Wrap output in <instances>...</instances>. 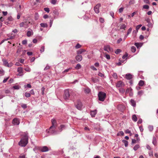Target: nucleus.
Instances as JSON below:
<instances>
[{"label":"nucleus","mask_w":158,"mask_h":158,"mask_svg":"<svg viewBox=\"0 0 158 158\" xmlns=\"http://www.w3.org/2000/svg\"><path fill=\"white\" fill-rule=\"evenodd\" d=\"M28 137L27 133H25L20 141L19 143V145L25 147L28 143Z\"/></svg>","instance_id":"1"},{"label":"nucleus","mask_w":158,"mask_h":158,"mask_svg":"<svg viewBox=\"0 0 158 158\" xmlns=\"http://www.w3.org/2000/svg\"><path fill=\"white\" fill-rule=\"evenodd\" d=\"M52 126L49 128V131H48L51 134H56V132L55 131V128L56 127V122L54 119H52L51 120Z\"/></svg>","instance_id":"2"},{"label":"nucleus","mask_w":158,"mask_h":158,"mask_svg":"<svg viewBox=\"0 0 158 158\" xmlns=\"http://www.w3.org/2000/svg\"><path fill=\"white\" fill-rule=\"evenodd\" d=\"M98 96L99 101L103 102L106 98V94L104 92L100 91L98 94Z\"/></svg>","instance_id":"3"},{"label":"nucleus","mask_w":158,"mask_h":158,"mask_svg":"<svg viewBox=\"0 0 158 158\" xmlns=\"http://www.w3.org/2000/svg\"><path fill=\"white\" fill-rule=\"evenodd\" d=\"M64 98L66 100L70 99V90L67 89L64 90Z\"/></svg>","instance_id":"4"},{"label":"nucleus","mask_w":158,"mask_h":158,"mask_svg":"<svg viewBox=\"0 0 158 158\" xmlns=\"http://www.w3.org/2000/svg\"><path fill=\"white\" fill-rule=\"evenodd\" d=\"M82 106V102L79 100L77 102V104L75 105L76 107L78 110H81Z\"/></svg>","instance_id":"5"},{"label":"nucleus","mask_w":158,"mask_h":158,"mask_svg":"<svg viewBox=\"0 0 158 158\" xmlns=\"http://www.w3.org/2000/svg\"><path fill=\"white\" fill-rule=\"evenodd\" d=\"M104 50L108 52H111L113 51V49L111 48L110 45H105L104 47Z\"/></svg>","instance_id":"6"},{"label":"nucleus","mask_w":158,"mask_h":158,"mask_svg":"<svg viewBox=\"0 0 158 158\" xmlns=\"http://www.w3.org/2000/svg\"><path fill=\"white\" fill-rule=\"evenodd\" d=\"M40 150L42 152H45L51 150V149L49 148L47 146H44L40 148Z\"/></svg>","instance_id":"7"},{"label":"nucleus","mask_w":158,"mask_h":158,"mask_svg":"<svg viewBox=\"0 0 158 158\" xmlns=\"http://www.w3.org/2000/svg\"><path fill=\"white\" fill-rule=\"evenodd\" d=\"M125 84L124 82L121 81H119L117 82L116 84V87L117 88H119L123 86Z\"/></svg>","instance_id":"8"},{"label":"nucleus","mask_w":158,"mask_h":158,"mask_svg":"<svg viewBox=\"0 0 158 158\" xmlns=\"http://www.w3.org/2000/svg\"><path fill=\"white\" fill-rule=\"evenodd\" d=\"M101 6V5L100 4H97L94 7V10L95 12V13L97 14H98L99 12V7H100Z\"/></svg>","instance_id":"9"},{"label":"nucleus","mask_w":158,"mask_h":158,"mask_svg":"<svg viewBox=\"0 0 158 158\" xmlns=\"http://www.w3.org/2000/svg\"><path fill=\"white\" fill-rule=\"evenodd\" d=\"M2 61L4 65L9 67H11L12 66L11 64H9L7 60L4 59H2Z\"/></svg>","instance_id":"10"},{"label":"nucleus","mask_w":158,"mask_h":158,"mask_svg":"<svg viewBox=\"0 0 158 158\" xmlns=\"http://www.w3.org/2000/svg\"><path fill=\"white\" fill-rule=\"evenodd\" d=\"M12 123L14 125H18L20 122L19 119L17 118H15L13 120Z\"/></svg>","instance_id":"11"},{"label":"nucleus","mask_w":158,"mask_h":158,"mask_svg":"<svg viewBox=\"0 0 158 158\" xmlns=\"http://www.w3.org/2000/svg\"><path fill=\"white\" fill-rule=\"evenodd\" d=\"M70 99H73L76 95L75 92L72 90H70Z\"/></svg>","instance_id":"12"},{"label":"nucleus","mask_w":158,"mask_h":158,"mask_svg":"<svg viewBox=\"0 0 158 158\" xmlns=\"http://www.w3.org/2000/svg\"><path fill=\"white\" fill-rule=\"evenodd\" d=\"M17 72L19 73L18 75L22 76L23 75V70L22 67H19L18 68Z\"/></svg>","instance_id":"13"},{"label":"nucleus","mask_w":158,"mask_h":158,"mask_svg":"<svg viewBox=\"0 0 158 158\" xmlns=\"http://www.w3.org/2000/svg\"><path fill=\"white\" fill-rule=\"evenodd\" d=\"M75 59L77 61H81L82 59V57L81 55H78L76 56Z\"/></svg>","instance_id":"14"},{"label":"nucleus","mask_w":158,"mask_h":158,"mask_svg":"<svg viewBox=\"0 0 158 158\" xmlns=\"http://www.w3.org/2000/svg\"><path fill=\"white\" fill-rule=\"evenodd\" d=\"M33 31L31 29H30L29 31H28L27 33V36L28 37H30L31 35H33Z\"/></svg>","instance_id":"15"},{"label":"nucleus","mask_w":158,"mask_h":158,"mask_svg":"<svg viewBox=\"0 0 158 158\" xmlns=\"http://www.w3.org/2000/svg\"><path fill=\"white\" fill-rule=\"evenodd\" d=\"M125 78L127 80H131L132 78V75L130 73L127 74L125 75Z\"/></svg>","instance_id":"16"},{"label":"nucleus","mask_w":158,"mask_h":158,"mask_svg":"<svg viewBox=\"0 0 158 158\" xmlns=\"http://www.w3.org/2000/svg\"><path fill=\"white\" fill-rule=\"evenodd\" d=\"M97 110H94L91 111L90 112V115L92 117H94L97 114Z\"/></svg>","instance_id":"17"},{"label":"nucleus","mask_w":158,"mask_h":158,"mask_svg":"<svg viewBox=\"0 0 158 158\" xmlns=\"http://www.w3.org/2000/svg\"><path fill=\"white\" fill-rule=\"evenodd\" d=\"M130 103L131 105L133 107H135L136 102L134 100L131 99L130 100Z\"/></svg>","instance_id":"18"},{"label":"nucleus","mask_w":158,"mask_h":158,"mask_svg":"<svg viewBox=\"0 0 158 158\" xmlns=\"http://www.w3.org/2000/svg\"><path fill=\"white\" fill-rule=\"evenodd\" d=\"M86 50L83 49H81L77 51V54L79 55L81 54L82 52H85Z\"/></svg>","instance_id":"19"},{"label":"nucleus","mask_w":158,"mask_h":158,"mask_svg":"<svg viewBox=\"0 0 158 158\" xmlns=\"http://www.w3.org/2000/svg\"><path fill=\"white\" fill-rule=\"evenodd\" d=\"M53 12L54 14V15L55 16H57L59 15V13L58 12V11L56 9H54L53 10Z\"/></svg>","instance_id":"20"},{"label":"nucleus","mask_w":158,"mask_h":158,"mask_svg":"<svg viewBox=\"0 0 158 158\" xmlns=\"http://www.w3.org/2000/svg\"><path fill=\"white\" fill-rule=\"evenodd\" d=\"M65 126L64 125H61L60 126V127L59 128V130L60 131H62V130L65 129Z\"/></svg>","instance_id":"21"},{"label":"nucleus","mask_w":158,"mask_h":158,"mask_svg":"<svg viewBox=\"0 0 158 158\" xmlns=\"http://www.w3.org/2000/svg\"><path fill=\"white\" fill-rule=\"evenodd\" d=\"M144 85V81L143 80H140L139 83V85L140 86H143Z\"/></svg>","instance_id":"22"},{"label":"nucleus","mask_w":158,"mask_h":158,"mask_svg":"<svg viewBox=\"0 0 158 158\" xmlns=\"http://www.w3.org/2000/svg\"><path fill=\"white\" fill-rule=\"evenodd\" d=\"M132 28H130L128 30L127 33V34L125 35V37L126 38L127 36L132 31Z\"/></svg>","instance_id":"23"},{"label":"nucleus","mask_w":158,"mask_h":158,"mask_svg":"<svg viewBox=\"0 0 158 158\" xmlns=\"http://www.w3.org/2000/svg\"><path fill=\"white\" fill-rule=\"evenodd\" d=\"M132 119L135 122H136L137 121V118L136 115L134 114L132 115Z\"/></svg>","instance_id":"24"},{"label":"nucleus","mask_w":158,"mask_h":158,"mask_svg":"<svg viewBox=\"0 0 158 158\" xmlns=\"http://www.w3.org/2000/svg\"><path fill=\"white\" fill-rule=\"evenodd\" d=\"M40 25L41 27H48V24L46 23H42L40 24Z\"/></svg>","instance_id":"25"},{"label":"nucleus","mask_w":158,"mask_h":158,"mask_svg":"<svg viewBox=\"0 0 158 158\" xmlns=\"http://www.w3.org/2000/svg\"><path fill=\"white\" fill-rule=\"evenodd\" d=\"M81 68V65L79 64H78L76 65V66L75 67V68L76 69L78 70L80 69Z\"/></svg>","instance_id":"26"},{"label":"nucleus","mask_w":158,"mask_h":158,"mask_svg":"<svg viewBox=\"0 0 158 158\" xmlns=\"http://www.w3.org/2000/svg\"><path fill=\"white\" fill-rule=\"evenodd\" d=\"M122 142L124 143L125 146L126 147H127L128 146V142L125 139H123L122 140Z\"/></svg>","instance_id":"27"},{"label":"nucleus","mask_w":158,"mask_h":158,"mask_svg":"<svg viewBox=\"0 0 158 158\" xmlns=\"http://www.w3.org/2000/svg\"><path fill=\"white\" fill-rule=\"evenodd\" d=\"M153 139L152 143L153 144H154V145H155L156 144V138L154 136H153Z\"/></svg>","instance_id":"28"},{"label":"nucleus","mask_w":158,"mask_h":158,"mask_svg":"<svg viewBox=\"0 0 158 158\" xmlns=\"http://www.w3.org/2000/svg\"><path fill=\"white\" fill-rule=\"evenodd\" d=\"M132 91V89L131 88H127L125 91V94H128L129 92H131Z\"/></svg>","instance_id":"29"},{"label":"nucleus","mask_w":158,"mask_h":158,"mask_svg":"<svg viewBox=\"0 0 158 158\" xmlns=\"http://www.w3.org/2000/svg\"><path fill=\"white\" fill-rule=\"evenodd\" d=\"M139 147L140 146L139 145L136 144L133 148V149L135 151H136L139 148Z\"/></svg>","instance_id":"30"},{"label":"nucleus","mask_w":158,"mask_h":158,"mask_svg":"<svg viewBox=\"0 0 158 158\" xmlns=\"http://www.w3.org/2000/svg\"><path fill=\"white\" fill-rule=\"evenodd\" d=\"M21 107L23 109H25L27 107V104L23 103L21 104Z\"/></svg>","instance_id":"31"},{"label":"nucleus","mask_w":158,"mask_h":158,"mask_svg":"<svg viewBox=\"0 0 158 158\" xmlns=\"http://www.w3.org/2000/svg\"><path fill=\"white\" fill-rule=\"evenodd\" d=\"M90 91V89L89 88H86L85 89V93H89Z\"/></svg>","instance_id":"32"},{"label":"nucleus","mask_w":158,"mask_h":158,"mask_svg":"<svg viewBox=\"0 0 158 158\" xmlns=\"http://www.w3.org/2000/svg\"><path fill=\"white\" fill-rule=\"evenodd\" d=\"M131 51L132 52H135L136 51V48L134 46H132L131 47Z\"/></svg>","instance_id":"33"},{"label":"nucleus","mask_w":158,"mask_h":158,"mask_svg":"<svg viewBox=\"0 0 158 158\" xmlns=\"http://www.w3.org/2000/svg\"><path fill=\"white\" fill-rule=\"evenodd\" d=\"M25 96L27 98H29L31 96V93L26 92L25 94Z\"/></svg>","instance_id":"34"},{"label":"nucleus","mask_w":158,"mask_h":158,"mask_svg":"<svg viewBox=\"0 0 158 158\" xmlns=\"http://www.w3.org/2000/svg\"><path fill=\"white\" fill-rule=\"evenodd\" d=\"M148 128L150 131H152L153 129V127L152 126L149 125L148 126Z\"/></svg>","instance_id":"35"},{"label":"nucleus","mask_w":158,"mask_h":158,"mask_svg":"<svg viewBox=\"0 0 158 158\" xmlns=\"http://www.w3.org/2000/svg\"><path fill=\"white\" fill-rule=\"evenodd\" d=\"M119 92L120 93L123 94L125 92V90L123 88H120L119 89Z\"/></svg>","instance_id":"36"},{"label":"nucleus","mask_w":158,"mask_h":158,"mask_svg":"<svg viewBox=\"0 0 158 158\" xmlns=\"http://www.w3.org/2000/svg\"><path fill=\"white\" fill-rule=\"evenodd\" d=\"M126 27V26L125 24H122L120 27V29H125Z\"/></svg>","instance_id":"37"},{"label":"nucleus","mask_w":158,"mask_h":158,"mask_svg":"<svg viewBox=\"0 0 158 158\" xmlns=\"http://www.w3.org/2000/svg\"><path fill=\"white\" fill-rule=\"evenodd\" d=\"M124 135V132L123 131H120L117 133V135Z\"/></svg>","instance_id":"38"},{"label":"nucleus","mask_w":158,"mask_h":158,"mask_svg":"<svg viewBox=\"0 0 158 158\" xmlns=\"http://www.w3.org/2000/svg\"><path fill=\"white\" fill-rule=\"evenodd\" d=\"M112 76L115 79H117L118 78L117 75L116 73H114L112 75Z\"/></svg>","instance_id":"39"},{"label":"nucleus","mask_w":158,"mask_h":158,"mask_svg":"<svg viewBox=\"0 0 158 158\" xmlns=\"http://www.w3.org/2000/svg\"><path fill=\"white\" fill-rule=\"evenodd\" d=\"M143 93V90H140L139 91L138 93V95L141 96Z\"/></svg>","instance_id":"40"},{"label":"nucleus","mask_w":158,"mask_h":158,"mask_svg":"<svg viewBox=\"0 0 158 158\" xmlns=\"http://www.w3.org/2000/svg\"><path fill=\"white\" fill-rule=\"evenodd\" d=\"M20 86L19 85H14L13 86V88L15 89H19L20 88Z\"/></svg>","instance_id":"41"},{"label":"nucleus","mask_w":158,"mask_h":158,"mask_svg":"<svg viewBox=\"0 0 158 158\" xmlns=\"http://www.w3.org/2000/svg\"><path fill=\"white\" fill-rule=\"evenodd\" d=\"M121 52V51L120 49H118L115 51V53L116 54H118Z\"/></svg>","instance_id":"42"},{"label":"nucleus","mask_w":158,"mask_h":158,"mask_svg":"<svg viewBox=\"0 0 158 158\" xmlns=\"http://www.w3.org/2000/svg\"><path fill=\"white\" fill-rule=\"evenodd\" d=\"M25 70L27 72H30L31 71V69L28 67H27L25 68Z\"/></svg>","instance_id":"43"},{"label":"nucleus","mask_w":158,"mask_h":158,"mask_svg":"<svg viewBox=\"0 0 158 158\" xmlns=\"http://www.w3.org/2000/svg\"><path fill=\"white\" fill-rule=\"evenodd\" d=\"M81 46L79 44H77L75 46V48L76 49H78L81 48Z\"/></svg>","instance_id":"44"},{"label":"nucleus","mask_w":158,"mask_h":158,"mask_svg":"<svg viewBox=\"0 0 158 158\" xmlns=\"http://www.w3.org/2000/svg\"><path fill=\"white\" fill-rule=\"evenodd\" d=\"M45 90V88L44 87H42V88L41 89V94L42 95H44V91Z\"/></svg>","instance_id":"45"},{"label":"nucleus","mask_w":158,"mask_h":158,"mask_svg":"<svg viewBox=\"0 0 158 158\" xmlns=\"http://www.w3.org/2000/svg\"><path fill=\"white\" fill-rule=\"evenodd\" d=\"M143 8L145 9H148L149 7L148 5H144L143 6Z\"/></svg>","instance_id":"46"},{"label":"nucleus","mask_w":158,"mask_h":158,"mask_svg":"<svg viewBox=\"0 0 158 158\" xmlns=\"http://www.w3.org/2000/svg\"><path fill=\"white\" fill-rule=\"evenodd\" d=\"M99 20L101 23H103L104 22V19L101 17L99 18Z\"/></svg>","instance_id":"47"},{"label":"nucleus","mask_w":158,"mask_h":158,"mask_svg":"<svg viewBox=\"0 0 158 158\" xmlns=\"http://www.w3.org/2000/svg\"><path fill=\"white\" fill-rule=\"evenodd\" d=\"M44 10L47 13H49V12L50 10L49 8L48 7L45 8H44Z\"/></svg>","instance_id":"48"},{"label":"nucleus","mask_w":158,"mask_h":158,"mask_svg":"<svg viewBox=\"0 0 158 158\" xmlns=\"http://www.w3.org/2000/svg\"><path fill=\"white\" fill-rule=\"evenodd\" d=\"M44 50V46H43L41 47V49L40 50V51L41 52H43Z\"/></svg>","instance_id":"49"},{"label":"nucleus","mask_w":158,"mask_h":158,"mask_svg":"<svg viewBox=\"0 0 158 158\" xmlns=\"http://www.w3.org/2000/svg\"><path fill=\"white\" fill-rule=\"evenodd\" d=\"M142 26V25L140 24L136 26V29L137 31H138V30Z\"/></svg>","instance_id":"50"},{"label":"nucleus","mask_w":158,"mask_h":158,"mask_svg":"<svg viewBox=\"0 0 158 158\" xmlns=\"http://www.w3.org/2000/svg\"><path fill=\"white\" fill-rule=\"evenodd\" d=\"M39 18V15L37 13H36L35 15V20H37Z\"/></svg>","instance_id":"51"},{"label":"nucleus","mask_w":158,"mask_h":158,"mask_svg":"<svg viewBox=\"0 0 158 158\" xmlns=\"http://www.w3.org/2000/svg\"><path fill=\"white\" fill-rule=\"evenodd\" d=\"M110 15L113 18H114V13L112 11H110Z\"/></svg>","instance_id":"52"},{"label":"nucleus","mask_w":158,"mask_h":158,"mask_svg":"<svg viewBox=\"0 0 158 158\" xmlns=\"http://www.w3.org/2000/svg\"><path fill=\"white\" fill-rule=\"evenodd\" d=\"M50 67L48 64L47 65L46 67L44 68V70H46L50 68Z\"/></svg>","instance_id":"53"},{"label":"nucleus","mask_w":158,"mask_h":158,"mask_svg":"<svg viewBox=\"0 0 158 158\" xmlns=\"http://www.w3.org/2000/svg\"><path fill=\"white\" fill-rule=\"evenodd\" d=\"M98 75L99 76H100V77H104V74L103 73H102L101 72H99L98 73Z\"/></svg>","instance_id":"54"},{"label":"nucleus","mask_w":158,"mask_h":158,"mask_svg":"<svg viewBox=\"0 0 158 158\" xmlns=\"http://www.w3.org/2000/svg\"><path fill=\"white\" fill-rule=\"evenodd\" d=\"M123 9L124 8L123 7L120 8L118 10L119 12V13H121L123 11Z\"/></svg>","instance_id":"55"},{"label":"nucleus","mask_w":158,"mask_h":158,"mask_svg":"<svg viewBox=\"0 0 158 158\" xmlns=\"http://www.w3.org/2000/svg\"><path fill=\"white\" fill-rule=\"evenodd\" d=\"M125 132L126 134H131V131L129 129L126 130Z\"/></svg>","instance_id":"56"},{"label":"nucleus","mask_w":158,"mask_h":158,"mask_svg":"<svg viewBox=\"0 0 158 158\" xmlns=\"http://www.w3.org/2000/svg\"><path fill=\"white\" fill-rule=\"evenodd\" d=\"M51 3L52 4L55 5L56 2V0H52L51 1Z\"/></svg>","instance_id":"57"},{"label":"nucleus","mask_w":158,"mask_h":158,"mask_svg":"<svg viewBox=\"0 0 158 158\" xmlns=\"http://www.w3.org/2000/svg\"><path fill=\"white\" fill-rule=\"evenodd\" d=\"M90 68L94 71H97V69L93 66H90Z\"/></svg>","instance_id":"58"},{"label":"nucleus","mask_w":158,"mask_h":158,"mask_svg":"<svg viewBox=\"0 0 158 158\" xmlns=\"http://www.w3.org/2000/svg\"><path fill=\"white\" fill-rule=\"evenodd\" d=\"M4 74V71L3 70H0V76H2Z\"/></svg>","instance_id":"59"},{"label":"nucleus","mask_w":158,"mask_h":158,"mask_svg":"<svg viewBox=\"0 0 158 158\" xmlns=\"http://www.w3.org/2000/svg\"><path fill=\"white\" fill-rule=\"evenodd\" d=\"M27 40H24L22 42V44L23 45H25L27 44Z\"/></svg>","instance_id":"60"},{"label":"nucleus","mask_w":158,"mask_h":158,"mask_svg":"<svg viewBox=\"0 0 158 158\" xmlns=\"http://www.w3.org/2000/svg\"><path fill=\"white\" fill-rule=\"evenodd\" d=\"M105 56L106 58L108 60H109L110 59V56L108 54H106Z\"/></svg>","instance_id":"61"},{"label":"nucleus","mask_w":158,"mask_h":158,"mask_svg":"<svg viewBox=\"0 0 158 158\" xmlns=\"http://www.w3.org/2000/svg\"><path fill=\"white\" fill-rule=\"evenodd\" d=\"M9 78V77L5 78L4 79V80H3V83H6L7 81V80Z\"/></svg>","instance_id":"62"},{"label":"nucleus","mask_w":158,"mask_h":158,"mask_svg":"<svg viewBox=\"0 0 158 158\" xmlns=\"http://www.w3.org/2000/svg\"><path fill=\"white\" fill-rule=\"evenodd\" d=\"M25 23L24 22H22L19 24V26L20 27H22L24 26Z\"/></svg>","instance_id":"63"},{"label":"nucleus","mask_w":158,"mask_h":158,"mask_svg":"<svg viewBox=\"0 0 158 158\" xmlns=\"http://www.w3.org/2000/svg\"><path fill=\"white\" fill-rule=\"evenodd\" d=\"M136 143V140L135 139H132V142L131 143L132 144H134L135 143Z\"/></svg>","instance_id":"64"}]
</instances>
